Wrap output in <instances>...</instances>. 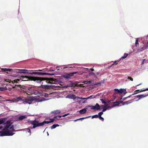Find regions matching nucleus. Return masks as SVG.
Returning a JSON list of instances; mask_svg holds the SVG:
<instances>
[{
	"mask_svg": "<svg viewBox=\"0 0 148 148\" xmlns=\"http://www.w3.org/2000/svg\"><path fill=\"white\" fill-rule=\"evenodd\" d=\"M23 77L22 79L20 78L21 80L19 82L20 83V82L22 81H26L29 79L31 80L36 81L38 83H40L42 81H45L47 83L53 84V83L51 82H57V80L56 79L52 78H46L44 77L30 76L28 77L26 76H21Z\"/></svg>",
	"mask_w": 148,
	"mask_h": 148,
	"instance_id": "obj_1",
	"label": "nucleus"
},
{
	"mask_svg": "<svg viewBox=\"0 0 148 148\" xmlns=\"http://www.w3.org/2000/svg\"><path fill=\"white\" fill-rule=\"evenodd\" d=\"M21 80V79H14L11 78L10 79V84H12L13 85H12L11 84H10L11 86V87L10 86V91L13 89H16V90H19V88L21 89V91L22 92H25L27 94V91L25 90V86H21L19 84L20 82H19Z\"/></svg>",
	"mask_w": 148,
	"mask_h": 148,
	"instance_id": "obj_2",
	"label": "nucleus"
},
{
	"mask_svg": "<svg viewBox=\"0 0 148 148\" xmlns=\"http://www.w3.org/2000/svg\"><path fill=\"white\" fill-rule=\"evenodd\" d=\"M28 71L26 69H10V79L11 78L15 79H17L18 76H19V75L18 74V73H27L31 74V73L28 72Z\"/></svg>",
	"mask_w": 148,
	"mask_h": 148,
	"instance_id": "obj_3",
	"label": "nucleus"
},
{
	"mask_svg": "<svg viewBox=\"0 0 148 148\" xmlns=\"http://www.w3.org/2000/svg\"><path fill=\"white\" fill-rule=\"evenodd\" d=\"M7 118L0 119V125L4 123V124L6 125L5 127L3 129V132H2L1 135L9 136V130L8 128H9V120L6 121Z\"/></svg>",
	"mask_w": 148,
	"mask_h": 148,
	"instance_id": "obj_4",
	"label": "nucleus"
},
{
	"mask_svg": "<svg viewBox=\"0 0 148 148\" xmlns=\"http://www.w3.org/2000/svg\"><path fill=\"white\" fill-rule=\"evenodd\" d=\"M22 101L24 103L31 104L33 101V99L31 98H25L24 97L20 96L19 97L14 98L12 99H10V102H14Z\"/></svg>",
	"mask_w": 148,
	"mask_h": 148,
	"instance_id": "obj_5",
	"label": "nucleus"
},
{
	"mask_svg": "<svg viewBox=\"0 0 148 148\" xmlns=\"http://www.w3.org/2000/svg\"><path fill=\"white\" fill-rule=\"evenodd\" d=\"M47 123L45 122H43L42 123H39V121L35 119L34 121H30V123L33 125V127L32 129H34L37 127L42 126L44 125V123Z\"/></svg>",
	"mask_w": 148,
	"mask_h": 148,
	"instance_id": "obj_6",
	"label": "nucleus"
},
{
	"mask_svg": "<svg viewBox=\"0 0 148 148\" xmlns=\"http://www.w3.org/2000/svg\"><path fill=\"white\" fill-rule=\"evenodd\" d=\"M77 73V72H74L67 73L66 75H63V77L65 78L66 79H69L71 78V77L73 76L74 74H76Z\"/></svg>",
	"mask_w": 148,
	"mask_h": 148,
	"instance_id": "obj_7",
	"label": "nucleus"
},
{
	"mask_svg": "<svg viewBox=\"0 0 148 148\" xmlns=\"http://www.w3.org/2000/svg\"><path fill=\"white\" fill-rule=\"evenodd\" d=\"M11 123H11L10 122V136H12L15 133H13V132L17 131V130H15V129H16V128L15 127V126L14 125H12L11 126Z\"/></svg>",
	"mask_w": 148,
	"mask_h": 148,
	"instance_id": "obj_8",
	"label": "nucleus"
},
{
	"mask_svg": "<svg viewBox=\"0 0 148 148\" xmlns=\"http://www.w3.org/2000/svg\"><path fill=\"white\" fill-rule=\"evenodd\" d=\"M31 74H38V75H54L55 73H42L39 72H34L32 73Z\"/></svg>",
	"mask_w": 148,
	"mask_h": 148,
	"instance_id": "obj_9",
	"label": "nucleus"
},
{
	"mask_svg": "<svg viewBox=\"0 0 148 148\" xmlns=\"http://www.w3.org/2000/svg\"><path fill=\"white\" fill-rule=\"evenodd\" d=\"M88 107H91V109H93L95 110H98L102 109L101 108H100V106L98 103H97L96 105L95 106H89Z\"/></svg>",
	"mask_w": 148,
	"mask_h": 148,
	"instance_id": "obj_10",
	"label": "nucleus"
},
{
	"mask_svg": "<svg viewBox=\"0 0 148 148\" xmlns=\"http://www.w3.org/2000/svg\"><path fill=\"white\" fill-rule=\"evenodd\" d=\"M45 120H47L48 121H44L43 122H47V123H44V124H48L49 123H53L55 120V119H54L49 118H46V119Z\"/></svg>",
	"mask_w": 148,
	"mask_h": 148,
	"instance_id": "obj_11",
	"label": "nucleus"
},
{
	"mask_svg": "<svg viewBox=\"0 0 148 148\" xmlns=\"http://www.w3.org/2000/svg\"><path fill=\"white\" fill-rule=\"evenodd\" d=\"M41 86H42V88H45L47 89H49L53 87V85H41Z\"/></svg>",
	"mask_w": 148,
	"mask_h": 148,
	"instance_id": "obj_12",
	"label": "nucleus"
},
{
	"mask_svg": "<svg viewBox=\"0 0 148 148\" xmlns=\"http://www.w3.org/2000/svg\"><path fill=\"white\" fill-rule=\"evenodd\" d=\"M148 90V88H146L145 89H144V90H142L141 91H140V90H135L134 92V93L133 94L131 95H134L135 94H136L138 93L139 92H143V91H145Z\"/></svg>",
	"mask_w": 148,
	"mask_h": 148,
	"instance_id": "obj_13",
	"label": "nucleus"
},
{
	"mask_svg": "<svg viewBox=\"0 0 148 148\" xmlns=\"http://www.w3.org/2000/svg\"><path fill=\"white\" fill-rule=\"evenodd\" d=\"M27 118L26 116L25 115H21L19 116L18 118L17 119V121H22L23 119Z\"/></svg>",
	"mask_w": 148,
	"mask_h": 148,
	"instance_id": "obj_14",
	"label": "nucleus"
},
{
	"mask_svg": "<svg viewBox=\"0 0 148 148\" xmlns=\"http://www.w3.org/2000/svg\"><path fill=\"white\" fill-rule=\"evenodd\" d=\"M148 95V94L147 95H137L135 96V97L136 98H138L139 99L138 100H139L141 98H143L145 97Z\"/></svg>",
	"mask_w": 148,
	"mask_h": 148,
	"instance_id": "obj_15",
	"label": "nucleus"
},
{
	"mask_svg": "<svg viewBox=\"0 0 148 148\" xmlns=\"http://www.w3.org/2000/svg\"><path fill=\"white\" fill-rule=\"evenodd\" d=\"M69 114V113H67V114H65L63 115L62 116H57V119L58 120H61L62 119H61L60 118L61 117H65L68 115Z\"/></svg>",
	"mask_w": 148,
	"mask_h": 148,
	"instance_id": "obj_16",
	"label": "nucleus"
},
{
	"mask_svg": "<svg viewBox=\"0 0 148 148\" xmlns=\"http://www.w3.org/2000/svg\"><path fill=\"white\" fill-rule=\"evenodd\" d=\"M60 111L59 110H56L52 112L51 113L54 114H57L60 113Z\"/></svg>",
	"mask_w": 148,
	"mask_h": 148,
	"instance_id": "obj_17",
	"label": "nucleus"
},
{
	"mask_svg": "<svg viewBox=\"0 0 148 148\" xmlns=\"http://www.w3.org/2000/svg\"><path fill=\"white\" fill-rule=\"evenodd\" d=\"M86 109L85 108H84L79 110V112L81 114H84L86 112Z\"/></svg>",
	"mask_w": 148,
	"mask_h": 148,
	"instance_id": "obj_18",
	"label": "nucleus"
},
{
	"mask_svg": "<svg viewBox=\"0 0 148 148\" xmlns=\"http://www.w3.org/2000/svg\"><path fill=\"white\" fill-rule=\"evenodd\" d=\"M123 103V101H119V102H115L113 103L114 104L112 106V107H114L116 106H119L121 103Z\"/></svg>",
	"mask_w": 148,
	"mask_h": 148,
	"instance_id": "obj_19",
	"label": "nucleus"
},
{
	"mask_svg": "<svg viewBox=\"0 0 148 148\" xmlns=\"http://www.w3.org/2000/svg\"><path fill=\"white\" fill-rule=\"evenodd\" d=\"M1 70L2 72H4L7 73H8V72L9 71V69L1 68Z\"/></svg>",
	"mask_w": 148,
	"mask_h": 148,
	"instance_id": "obj_20",
	"label": "nucleus"
},
{
	"mask_svg": "<svg viewBox=\"0 0 148 148\" xmlns=\"http://www.w3.org/2000/svg\"><path fill=\"white\" fill-rule=\"evenodd\" d=\"M71 82V83L70 84H68V86L71 87H75L76 86V85L75 83L72 82Z\"/></svg>",
	"mask_w": 148,
	"mask_h": 148,
	"instance_id": "obj_21",
	"label": "nucleus"
},
{
	"mask_svg": "<svg viewBox=\"0 0 148 148\" xmlns=\"http://www.w3.org/2000/svg\"><path fill=\"white\" fill-rule=\"evenodd\" d=\"M59 126V125L58 124H53L51 127V129H53L56 128L57 127Z\"/></svg>",
	"mask_w": 148,
	"mask_h": 148,
	"instance_id": "obj_22",
	"label": "nucleus"
},
{
	"mask_svg": "<svg viewBox=\"0 0 148 148\" xmlns=\"http://www.w3.org/2000/svg\"><path fill=\"white\" fill-rule=\"evenodd\" d=\"M131 102H131L130 101H125L123 103V105H127L131 103Z\"/></svg>",
	"mask_w": 148,
	"mask_h": 148,
	"instance_id": "obj_23",
	"label": "nucleus"
},
{
	"mask_svg": "<svg viewBox=\"0 0 148 148\" xmlns=\"http://www.w3.org/2000/svg\"><path fill=\"white\" fill-rule=\"evenodd\" d=\"M89 117V116H87V117H83V118H79V119H77L76 120H74L73 121H76L78 120L84 119H85Z\"/></svg>",
	"mask_w": 148,
	"mask_h": 148,
	"instance_id": "obj_24",
	"label": "nucleus"
},
{
	"mask_svg": "<svg viewBox=\"0 0 148 148\" xmlns=\"http://www.w3.org/2000/svg\"><path fill=\"white\" fill-rule=\"evenodd\" d=\"M128 54L126 53H125L124 54V55L121 57V59L125 58H126L127 57V56H128Z\"/></svg>",
	"mask_w": 148,
	"mask_h": 148,
	"instance_id": "obj_25",
	"label": "nucleus"
},
{
	"mask_svg": "<svg viewBox=\"0 0 148 148\" xmlns=\"http://www.w3.org/2000/svg\"><path fill=\"white\" fill-rule=\"evenodd\" d=\"M6 88H5V87H0V91H4L5 90H6Z\"/></svg>",
	"mask_w": 148,
	"mask_h": 148,
	"instance_id": "obj_26",
	"label": "nucleus"
},
{
	"mask_svg": "<svg viewBox=\"0 0 148 148\" xmlns=\"http://www.w3.org/2000/svg\"><path fill=\"white\" fill-rule=\"evenodd\" d=\"M138 38H136V39L135 46L136 47L137 46V45H138Z\"/></svg>",
	"mask_w": 148,
	"mask_h": 148,
	"instance_id": "obj_27",
	"label": "nucleus"
},
{
	"mask_svg": "<svg viewBox=\"0 0 148 148\" xmlns=\"http://www.w3.org/2000/svg\"><path fill=\"white\" fill-rule=\"evenodd\" d=\"M126 91L125 89H120L119 90V93H122L124 91Z\"/></svg>",
	"mask_w": 148,
	"mask_h": 148,
	"instance_id": "obj_28",
	"label": "nucleus"
},
{
	"mask_svg": "<svg viewBox=\"0 0 148 148\" xmlns=\"http://www.w3.org/2000/svg\"><path fill=\"white\" fill-rule=\"evenodd\" d=\"M91 83V81H85L84 82V83L85 84H90Z\"/></svg>",
	"mask_w": 148,
	"mask_h": 148,
	"instance_id": "obj_29",
	"label": "nucleus"
},
{
	"mask_svg": "<svg viewBox=\"0 0 148 148\" xmlns=\"http://www.w3.org/2000/svg\"><path fill=\"white\" fill-rule=\"evenodd\" d=\"M100 100H101V102H102V103H104V104H105V105H106V104H107V103H106V102L105 101H104V100L103 99H100Z\"/></svg>",
	"mask_w": 148,
	"mask_h": 148,
	"instance_id": "obj_30",
	"label": "nucleus"
},
{
	"mask_svg": "<svg viewBox=\"0 0 148 148\" xmlns=\"http://www.w3.org/2000/svg\"><path fill=\"white\" fill-rule=\"evenodd\" d=\"M99 118V117H98V115L97 114H96V115H94L92 117V119H93V118Z\"/></svg>",
	"mask_w": 148,
	"mask_h": 148,
	"instance_id": "obj_31",
	"label": "nucleus"
},
{
	"mask_svg": "<svg viewBox=\"0 0 148 148\" xmlns=\"http://www.w3.org/2000/svg\"><path fill=\"white\" fill-rule=\"evenodd\" d=\"M103 114V112H99L98 113V117H99L101 116V115H102Z\"/></svg>",
	"mask_w": 148,
	"mask_h": 148,
	"instance_id": "obj_32",
	"label": "nucleus"
},
{
	"mask_svg": "<svg viewBox=\"0 0 148 148\" xmlns=\"http://www.w3.org/2000/svg\"><path fill=\"white\" fill-rule=\"evenodd\" d=\"M131 96H132V95H130L129 96H128V97H124L123 98H122V97L121 98V99H123L125 100L128 97H131Z\"/></svg>",
	"mask_w": 148,
	"mask_h": 148,
	"instance_id": "obj_33",
	"label": "nucleus"
},
{
	"mask_svg": "<svg viewBox=\"0 0 148 148\" xmlns=\"http://www.w3.org/2000/svg\"><path fill=\"white\" fill-rule=\"evenodd\" d=\"M121 60V59H119L115 61L113 63H114V64H117V63H116V62H119Z\"/></svg>",
	"mask_w": 148,
	"mask_h": 148,
	"instance_id": "obj_34",
	"label": "nucleus"
},
{
	"mask_svg": "<svg viewBox=\"0 0 148 148\" xmlns=\"http://www.w3.org/2000/svg\"><path fill=\"white\" fill-rule=\"evenodd\" d=\"M145 49V48L143 47L141 48L140 49H139V50L140 51H142L143 50H144Z\"/></svg>",
	"mask_w": 148,
	"mask_h": 148,
	"instance_id": "obj_35",
	"label": "nucleus"
},
{
	"mask_svg": "<svg viewBox=\"0 0 148 148\" xmlns=\"http://www.w3.org/2000/svg\"><path fill=\"white\" fill-rule=\"evenodd\" d=\"M99 119L100 120H101L102 121H104V119L103 117H102L101 116H100V117H99Z\"/></svg>",
	"mask_w": 148,
	"mask_h": 148,
	"instance_id": "obj_36",
	"label": "nucleus"
},
{
	"mask_svg": "<svg viewBox=\"0 0 148 148\" xmlns=\"http://www.w3.org/2000/svg\"><path fill=\"white\" fill-rule=\"evenodd\" d=\"M127 79H130V80H131L132 81H133V79L132 77H129V76L128 77Z\"/></svg>",
	"mask_w": 148,
	"mask_h": 148,
	"instance_id": "obj_37",
	"label": "nucleus"
},
{
	"mask_svg": "<svg viewBox=\"0 0 148 148\" xmlns=\"http://www.w3.org/2000/svg\"><path fill=\"white\" fill-rule=\"evenodd\" d=\"M114 90L116 92L117 91V93H119V90L118 89H115Z\"/></svg>",
	"mask_w": 148,
	"mask_h": 148,
	"instance_id": "obj_38",
	"label": "nucleus"
},
{
	"mask_svg": "<svg viewBox=\"0 0 148 148\" xmlns=\"http://www.w3.org/2000/svg\"><path fill=\"white\" fill-rule=\"evenodd\" d=\"M26 130H27L28 132L29 133H30L29 135H31V130H30V129L29 128H27L26 129Z\"/></svg>",
	"mask_w": 148,
	"mask_h": 148,
	"instance_id": "obj_39",
	"label": "nucleus"
},
{
	"mask_svg": "<svg viewBox=\"0 0 148 148\" xmlns=\"http://www.w3.org/2000/svg\"><path fill=\"white\" fill-rule=\"evenodd\" d=\"M89 75H95V73H94L93 72H90L89 73Z\"/></svg>",
	"mask_w": 148,
	"mask_h": 148,
	"instance_id": "obj_40",
	"label": "nucleus"
},
{
	"mask_svg": "<svg viewBox=\"0 0 148 148\" xmlns=\"http://www.w3.org/2000/svg\"><path fill=\"white\" fill-rule=\"evenodd\" d=\"M100 82H97L95 84H93L94 85H100L101 84Z\"/></svg>",
	"mask_w": 148,
	"mask_h": 148,
	"instance_id": "obj_41",
	"label": "nucleus"
},
{
	"mask_svg": "<svg viewBox=\"0 0 148 148\" xmlns=\"http://www.w3.org/2000/svg\"><path fill=\"white\" fill-rule=\"evenodd\" d=\"M107 110V108H104L103 110H102V112H104L106 110Z\"/></svg>",
	"mask_w": 148,
	"mask_h": 148,
	"instance_id": "obj_42",
	"label": "nucleus"
},
{
	"mask_svg": "<svg viewBox=\"0 0 148 148\" xmlns=\"http://www.w3.org/2000/svg\"><path fill=\"white\" fill-rule=\"evenodd\" d=\"M76 97L79 99H83V98L82 97Z\"/></svg>",
	"mask_w": 148,
	"mask_h": 148,
	"instance_id": "obj_43",
	"label": "nucleus"
},
{
	"mask_svg": "<svg viewBox=\"0 0 148 148\" xmlns=\"http://www.w3.org/2000/svg\"><path fill=\"white\" fill-rule=\"evenodd\" d=\"M45 100V99H44L43 98V99H42L41 100H39L38 101V102H40V101H44Z\"/></svg>",
	"mask_w": 148,
	"mask_h": 148,
	"instance_id": "obj_44",
	"label": "nucleus"
},
{
	"mask_svg": "<svg viewBox=\"0 0 148 148\" xmlns=\"http://www.w3.org/2000/svg\"><path fill=\"white\" fill-rule=\"evenodd\" d=\"M71 97H73V98H75V95L73 94L71 95Z\"/></svg>",
	"mask_w": 148,
	"mask_h": 148,
	"instance_id": "obj_45",
	"label": "nucleus"
},
{
	"mask_svg": "<svg viewBox=\"0 0 148 148\" xmlns=\"http://www.w3.org/2000/svg\"><path fill=\"white\" fill-rule=\"evenodd\" d=\"M9 79H5V81L6 82H8L9 83Z\"/></svg>",
	"mask_w": 148,
	"mask_h": 148,
	"instance_id": "obj_46",
	"label": "nucleus"
},
{
	"mask_svg": "<svg viewBox=\"0 0 148 148\" xmlns=\"http://www.w3.org/2000/svg\"><path fill=\"white\" fill-rule=\"evenodd\" d=\"M92 96V95H91V96H90L89 97H86L87 99H89V98H91Z\"/></svg>",
	"mask_w": 148,
	"mask_h": 148,
	"instance_id": "obj_47",
	"label": "nucleus"
},
{
	"mask_svg": "<svg viewBox=\"0 0 148 148\" xmlns=\"http://www.w3.org/2000/svg\"><path fill=\"white\" fill-rule=\"evenodd\" d=\"M90 70L92 71H94V69L92 68L90 69Z\"/></svg>",
	"mask_w": 148,
	"mask_h": 148,
	"instance_id": "obj_48",
	"label": "nucleus"
},
{
	"mask_svg": "<svg viewBox=\"0 0 148 148\" xmlns=\"http://www.w3.org/2000/svg\"><path fill=\"white\" fill-rule=\"evenodd\" d=\"M68 87H69V86H68V84L67 86H64V87L66 88H67Z\"/></svg>",
	"mask_w": 148,
	"mask_h": 148,
	"instance_id": "obj_49",
	"label": "nucleus"
},
{
	"mask_svg": "<svg viewBox=\"0 0 148 148\" xmlns=\"http://www.w3.org/2000/svg\"><path fill=\"white\" fill-rule=\"evenodd\" d=\"M105 106H104V105H102L101 106H100V108L101 107H105Z\"/></svg>",
	"mask_w": 148,
	"mask_h": 148,
	"instance_id": "obj_50",
	"label": "nucleus"
},
{
	"mask_svg": "<svg viewBox=\"0 0 148 148\" xmlns=\"http://www.w3.org/2000/svg\"><path fill=\"white\" fill-rule=\"evenodd\" d=\"M54 118V119H57V116H55L53 117Z\"/></svg>",
	"mask_w": 148,
	"mask_h": 148,
	"instance_id": "obj_51",
	"label": "nucleus"
},
{
	"mask_svg": "<svg viewBox=\"0 0 148 148\" xmlns=\"http://www.w3.org/2000/svg\"><path fill=\"white\" fill-rule=\"evenodd\" d=\"M86 102V101H83V102H82V103H85Z\"/></svg>",
	"mask_w": 148,
	"mask_h": 148,
	"instance_id": "obj_52",
	"label": "nucleus"
},
{
	"mask_svg": "<svg viewBox=\"0 0 148 148\" xmlns=\"http://www.w3.org/2000/svg\"><path fill=\"white\" fill-rule=\"evenodd\" d=\"M114 64V63H113V64H112V65L110 66V67H112L113 65Z\"/></svg>",
	"mask_w": 148,
	"mask_h": 148,
	"instance_id": "obj_53",
	"label": "nucleus"
},
{
	"mask_svg": "<svg viewBox=\"0 0 148 148\" xmlns=\"http://www.w3.org/2000/svg\"><path fill=\"white\" fill-rule=\"evenodd\" d=\"M87 99L86 97V98H83V99Z\"/></svg>",
	"mask_w": 148,
	"mask_h": 148,
	"instance_id": "obj_54",
	"label": "nucleus"
},
{
	"mask_svg": "<svg viewBox=\"0 0 148 148\" xmlns=\"http://www.w3.org/2000/svg\"><path fill=\"white\" fill-rule=\"evenodd\" d=\"M3 128V127L2 126H0V129H2Z\"/></svg>",
	"mask_w": 148,
	"mask_h": 148,
	"instance_id": "obj_55",
	"label": "nucleus"
},
{
	"mask_svg": "<svg viewBox=\"0 0 148 148\" xmlns=\"http://www.w3.org/2000/svg\"><path fill=\"white\" fill-rule=\"evenodd\" d=\"M145 60V59H144V60H143V62L142 63V64H144V61Z\"/></svg>",
	"mask_w": 148,
	"mask_h": 148,
	"instance_id": "obj_56",
	"label": "nucleus"
},
{
	"mask_svg": "<svg viewBox=\"0 0 148 148\" xmlns=\"http://www.w3.org/2000/svg\"><path fill=\"white\" fill-rule=\"evenodd\" d=\"M125 91V94H125L127 93V92L126 91Z\"/></svg>",
	"mask_w": 148,
	"mask_h": 148,
	"instance_id": "obj_57",
	"label": "nucleus"
},
{
	"mask_svg": "<svg viewBox=\"0 0 148 148\" xmlns=\"http://www.w3.org/2000/svg\"><path fill=\"white\" fill-rule=\"evenodd\" d=\"M54 71V70H51V71Z\"/></svg>",
	"mask_w": 148,
	"mask_h": 148,
	"instance_id": "obj_58",
	"label": "nucleus"
},
{
	"mask_svg": "<svg viewBox=\"0 0 148 148\" xmlns=\"http://www.w3.org/2000/svg\"><path fill=\"white\" fill-rule=\"evenodd\" d=\"M140 84H138V85H137V86H139V85H140Z\"/></svg>",
	"mask_w": 148,
	"mask_h": 148,
	"instance_id": "obj_59",
	"label": "nucleus"
},
{
	"mask_svg": "<svg viewBox=\"0 0 148 148\" xmlns=\"http://www.w3.org/2000/svg\"><path fill=\"white\" fill-rule=\"evenodd\" d=\"M81 85H82V84H80V86H81Z\"/></svg>",
	"mask_w": 148,
	"mask_h": 148,
	"instance_id": "obj_60",
	"label": "nucleus"
},
{
	"mask_svg": "<svg viewBox=\"0 0 148 148\" xmlns=\"http://www.w3.org/2000/svg\"><path fill=\"white\" fill-rule=\"evenodd\" d=\"M99 74V73H97V74Z\"/></svg>",
	"mask_w": 148,
	"mask_h": 148,
	"instance_id": "obj_61",
	"label": "nucleus"
}]
</instances>
